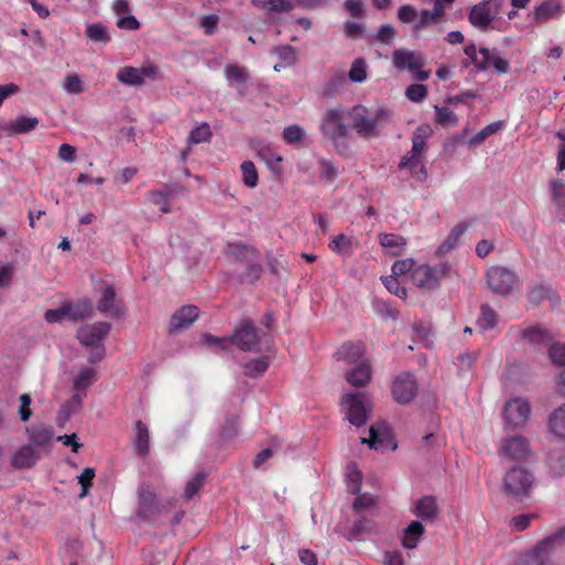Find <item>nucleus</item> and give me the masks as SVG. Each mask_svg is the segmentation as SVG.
Masks as SVG:
<instances>
[{"mask_svg": "<svg viewBox=\"0 0 565 565\" xmlns=\"http://www.w3.org/2000/svg\"><path fill=\"white\" fill-rule=\"evenodd\" d=\"M348 116L355 132L364 139H371L380 136V127L391 121L392 113L380 107L371 115L366 107L358 105L349 111Z\"/></svg>", "mask_w": 565, "mask_h": 565, "instance_id": "1", "label": "nucleus"}, {"mask_svg": "<svg viewBox=\"0 0 565 565\" xmlns=\"http://www.w3.org/2000/svg\"><path fill=\"white\" fill-rule=\"evenodd\" d=\"M322 136L332 142L339 154L344 156L348 145L344 139L349 137L350 127L345 124V111L342 107L328 108L320 122Z\"/></svg>", "mask_w": 565, "mask_h": 565, "instance_id": "2", "label": "nucleus"}, {"mask_svg": "<svg viewBox=\"0 0 565 565\" xmlns=\"http://www.w3.org/2000/svg\"><path fill=\"white\" fill-rule=\"evenodd\" d=\"M231 342L242 351L262 352L270 349L273 339L268 333L260 335L250 320H244L235 330Z\"/></svg>", "mask_w": 565, "mask_h": 565, "instance_id": "3", "label": "nucleus"}, {"mask_svg": "<svg viewBox=\"0 0 565 565\" xmlns=\"http://www.w3.org/2000/svg\"><path fill=\"white\" fill-rule=\"evenodd\" d=\"M499 11L500 0H482L470 8L468 21L475 29L486 32L493 29V21Z\"/></svg>", "mask_w": 565, "mask_h": 565, "instance_id": "4", "label": "nucleus"}, {"mask_svg": "<svg viewBox=\"0 0 565 565\" xmlns=\"http://www.w3.org/2000/svg\"><path fill=\"white\" fill-rule=\"evenodd\" d=\"M168 503L160 502L149 486L139 489L138 516L145 522L157 523Z\"/></svg>", "mask_w": 565, "mask_h": 565, "instance_id": "5", "label": "nucleus"}, {"mask_svg": "<svg viewBox=\"0 0 565 565\" xmlns=\"http://www.w3.org/2000/svg\"><path fill=\"white\" fill-rule=\"evenodd\" d=\"M532 483V473L521 467L510 469L504 477L505 492L515 498L526 497Z\"/></svg>", "mask_w": 565, "mask_h": 565, "instance_id": "6", "label": "nucleus"}, {"mask_svg": "<svg viewBox=\"0 0 565 565\" xmlns=\"http://www.w3.org/2000/svg\"><path fill=\"white\" fill-rule=\"evenodd\" d=\"M447 266L418 265L412 270V281L422 289L431 290L439 286L440 279L446 276Z\"/></svg>", "mask_w": 565, "mask_h": 565, "instance_id": "7", "label": "nucleus"}, {"mask_svg": "<svg viewBox=\"0 0 565 565\" xmlns=\"http://www.w3.org/2000/svg\"><path fill=\"white\" fill-rule=\"evenodd\" d=\"M488 285L493 292L509 295L518 284L516 274L502 266H492L487 271Z\"/></svg>", "mask_w": 565, "mask_h": 565, "instance_id": "8", "label": "nucleus"}, {"mask_svg": "<svg viewBox=\"0 0 565 565\" xmlns=\"http://www.w3.org/2000/svg\"><path fill=\"white\" fill-rule=\"evenodd\" d=\"M393 64L398 70L407 68L420 82L427 81L430 76V71L422 70L424 66L423 56L412 51L396 50L393 53Z\"/></svg>", "mask_w": 565, "mask_h": 565, "instance_id": "9", "label": "nucleus"}, {"mask_svg": "<svg viewBox=\"0 0 565 565\" xmlns=\"http://www.w3.org/2000/svg\"><path fill=\"white\" fill-rule=\"evenodd\" d=\"M565 536L564 530L539 541L526 555V565H546L556 543Z\"/></svg>", "mask_w": 565, "mask_h": 565, "instance_id": "10", "label": "nucleus"}, {"mask_svg": "<svg viewBox=\"0 0 565 565\" xmlns=\"http://www.w3.org/2000/svg\"><path fill=\"white\" fill-rule=\"evenodd\" d=\"M418 391V384L416 377L411 372H403L395 376L392 383L393 398L398 404L411 403Z\"/></svg>", "mask_w": 565, "mask_h": 565, "instance_id": "11", "label": "nucleus"}, {"mask_svg": "<svg viewBox=\"0 0 565 565\" xmlns=\"http://www.w3.org/2000/svg\"><path fill=\"white\" fill-rule=\"evenodd\" d=\"M159 68L154 65L142 67L124 66L118 70L116 78L128 86H140L147 78L156 79Z\"/></svg>", "mask_w": 565, "mask_h": 565, "instance_id": "12", "label": "nucleus"}, {"mask_svg": "<svg viewBox=\"0 0 565 565\" xmlns=\"http://www.w3.org/2000/svg\"><path fill=\"white\" fill-rule=\"evenodd\" d=\"M111 330V324L107 321H99L90 324H84L77 330V339L85 347L104 345L103 342Z\"/></svg>", "mask_w": 565, "mask_h": 565, "instance_id": "13", "label": "nucleus"}, {"mask_svg": "<svg viewBox=\"0 0 565 565\" xmlns=\"http://www.w3.org/2000/svg\"><path fill=\"white\" fill-rule=\"evenodd\" d=\"M362 393H349L342 399L349 422L356 427H361L366 423V409Z\"/></svg>", "mask_w": 565, "mask_h": 565, "instance_id": "14", "label": "nucleus"}, {"mask_svg": "<svg viewBox=\"0 0 565 565\" xmlns=\"http://www.w3.org/2000/svg\"><path fill=\"white\" fill-rule=\"evenodd\" d=\"M96 308L99 312L113 318H120L126 312L124 302L117 299L115 287L111 285L106 286L103 290L97 300Z\"/></svg>", "mask_w": 565, "mask_h": 565, "instance_id": "15", "label": "nucleus"}, {"mask_svg": "<svg viewBox=\"0 0 565 565\" xmlns=\"http://www.w3.org/2000/svg\"><path fill=\"white\" fill-rule=\"evenodd\" d=\"M531 413L530 404L522 398H514L505 403L504 418L512 426H520L525 423Z\"/></svg>", "mask_w": 565, "mask_h": 565, "instance_id": "16", "label": "nucleus"}, {"mask_svg": "<svg viewBox=\"0 0 565 565\" xmlns=\"http://www.w3.org/2000/svg\"><path fill=\"white\" fill-rule=\"evenodd\" d=\"M131 446L136 456L147 458L150 454V431L146 423L138 419L134 425Z\"/></svg>", "mask_w": 565, "mask_h": 565, "instance_id": "17", "label": "nucleus"}, {"mask_svg": "<svg viewBox=\"0 0 565 565\" xmlns=\"http://www.w3.org/2000/svg\"><path fill=\"white\" fill-rule=\"evenodd\" d=\"M337 360L350 365H359L365 358V345L362 342H345L334 353Z\"/></svg>", "mask_w": 565, "mask_h": 565, "instance_id": "18", "label": "nucleus"}, {"mask_svg": "<svg viewBox=\"0 0 565 565\" xmlns=\"http://www.w3.org/2000/svg\"><path fill=\"white\" fill-rule=\"evenodd\" d=\"M199 317V308L193 305L183 306L178 309L170 319V332H179L190 328Z\"/></svg>", "mask_w": 565, "mask_h": 565, "instance_id": "19", "label": "nucleus"}, {"mask_svg": "<svg viewBox=\"0 0 565 565\" xmlns=\"http://www.w3.org/2000/svg\"><path fill=\"white\" fill-rule=\"evenodd\" d=\"M501 452L513 460H525L531 452L530 443L521 436L509 438L502 444Z\"/></svg>", "mask_w": 565, "mask_h": 565, "instance_id": "20", "label": "nucleus"}, {"mask_svg": "<svg viewBox=\"0 0 565 565\" xmlns=\"http://www.w3.org/2000/svg\"><path fill=\"white\" fill-rule=\"evenodd\" d=\"M563 12L561 0H544L533 12L536 23H545L551 19L558 18Z\"/></svg>", "mask_w": 565, "mask_h": 565, "instance_id": "21", "label": "nucleus"}, {"mask_svg": "<svg viewBox=\"0 0 565 565\" xmlns=\"http://www.w3.org/2000/svg\"><path fill=\"white\" fill-rule=\"evenodd\" d=\"M39 458L40 454L32 445H24L13 454L11 465L17 469L31 468Z\"/></svg>", "mask_w": 565, "mask_h": 565, "instance_id": "22", "label": "nucleus"}, {"mask_svg": "<svg viewBox=\"0 0 565 565\" xmlns=\"http://www.w3.org/2000/svg\"><path fill=\"white\" fill-rule=\"evenodd\" d=\"M436 499L431 495H424L415 501L412 513L423 521H430L437 515Z\"/></svg>", "mask_w": 565, "mask_h": 565, "instance_id": "23", "label": "nucleus"}, {"mask_svg": "<svg viewBox=\"0 0 565 565\" xmlns=\"http://www.w3.org/2000/svg\"><path fill=\"white\" fill-rule=\"evenodd\" d=\"M347 381L356 387H364L372 379V369L370 361H362L359 365L351 369L345 374Z\"/></svg>", "mask_w": 565, "mask_h": 565, "instance_id": "24", "label": "nucleus"}, {"mask_svg": "<svg viewBox=\"0 0 565 565\" xmlns=\"http://www.w3.org/2000/svg\"><path fill=\"white\" fill-rule=\"evenodd\" d=\"M63 306L65 309L66 318L71 319L72 321L84 320L90 317L93 313V306L88 299H82L77 302L65 301Z\"/></svg>", "mask_w": 565, "mask_h": 565, "instance_id": "25", "label": "nucleus"}, {"mask_svg": "<svg viewBox=\"0 0 565 565\" xmlns=\"http://www.w3.org/2000/svg\"><path fill=\"white\" fill-rule=\"evenodd\" d=\"M423 157L405 154L399 164V169H408L411 175L418 182H424L427 179V170L422 160Z\"/></svg>", "mask_w": 565, "mask_h": 565, "instance_id": "26", "label": "nucleus"}, {"mask_svg": "<svg viewBox=\"0 0 565 565\" xmlns=\"http://www.w3.org/2000/svg\"><path fill=\"white\" fill-rule=\"evenodd\" d=\"M38 125L39 119L36 117L19 115L15 119L6 125L4 130L11 136L23 135L35 129Z\"/></svg>", "mask_w": 565, "mask_h": 565, "instance_id": "27", "label": "nucleus"}, {"mask_svg": "<svg viewBox=\"0 0 565 565\" xmlns=\"http://www.w3.org/2000/svg\"><path fill=\"white\" fill-rule=\"evenodd\" d=\"M390 437V431L385 426L372 425L369 430V438H362V443L367 444L372 449L380 450L387 446Z\"/></svg>", "mask_w": 565, "mask_h": 565, "instance_id": "28", "label": "nucleus"}, {"mask_svg": "<svg viewBox=\"0 0 565 565\" xmlns=\"http://www.w3.org/2000/svg\"><path fill=\"white\" fill-rule=\"evenodd\" d=\"M425 533V527L419 521H412L404 530L402 537V545L406 550H414L417 547L422 536Z\"/></svg>", "mask_w": 565, "mask_h": 565, "instance_id": "29", "label": "nucleus"}, {"mask_svg": "<svg viewBox=\"0 0 565 565\" xmlns=\"http://www.w3.org/2000/svg\"><path fill=\"white\" fill-rule=\"evenodd\" d=\"M433 134L429 125H420L413 132L412 150L407 153L409 156L423 157L426 148V140Z\"/></svg>", "mask_w": 565, "mask_h": 565, "instance_id": "30", "label": "nucleus"}, {"mask_svg": "<svg viewBox=\"0 0 565 565\" xmlns=\"http://www.w3.org/2000/svg\"><path fill=\"white\" fill-rule=\"evenodd\" d=\"M522 337L534 345H551L553 335L541 326H533L522 330Z\"/></svg>", "mask_w": 565, "mask_h": 565, "instance_id": "31", "label": "nucleus"}, {"mask_svg": "<svg viewBox=\"0 0 565 565\" xmlns=\"http://www.w3.org/2000/svg\"><path fill=\"white\" fill-rule=\"evenodd\" d=\"M328 247L339 256L349 257L353 253V239L344 234H338L330 239Z\"/></svg>", "mask_w": 565, "mask_h": 565, "instance_id": "32", "label": "nucleus"}, {"mask_svg": "<svg viewBox=\"0 0 565 565\" xmlns=\"http://www.w3.org/2000/svg\"><path fill=\"white\" fill-rule=\"evenodd\" d=\"M225 253L242 263H247L257 256L256 250L239 242L227 243Z\"/></svg>", "mask_w": 565, "mask_h": 565, "instance_id": "33", "label": "nucleus"}, {"mask_svg": "<svg viewBox=\"0 0 565 565\" xmlns=\"http://www.w3.org/2000/svg\"><path fill=\"white\" fill-rule=\"evenodd\" d=\"M29 439L33 445L46 446L53 438V430L46 425H33L26 429Z\"/></svg>", "mask_w": 565, "mask_h": 565, "instance_id": "34", "label": "nucleus"}, {"mask_svg": "<svg viewBox=\"0 0 565 565\" xmlns=\"http://www.w3.org/2000/svg\"><path fill=\"white\" fill-rule=\"evenodd\" d=\"M547 466L554 477H562L565 473V449H552L547 456Z\"/></svg>", "mask_w": 565, "mask_h": 565, "instance_id": "35", "label": "nucleus"}, {"mask_svg": "<svg viewBox=\"0 0 565 565\" xmlns=\"http://www.w3.org/2000/svg\"><path fill=\"white\" fill-rule=\"evenodd\" d=\"M96 381L97 372L92 367L84 366L78 371L77 375L74 377L73 386L75 391L84 392Z\"/></svg>", "mask_w": 565, "mask_h": 565, "instance_id": "36", "label": "nucleus"}, {"mask_svg": "<svg viewBox=\"0 0 565 565\" xmlns=\"http://www.w3.org/2000/svg\"><path fill=\"white\" fill-rule=\"evenodd\" d=\"M380 244L392 255H398L404 249L406 239L397 234L385 233L380 235Z\"/></svg>", "mask_w": 565, "mask_h": 565, "instance_id": "37", "label": "nucleus"}, {"mask_svg": "<svg viewBox=\"0 0 565 565\" xmlns=\"http://www.w3.org/2000/svg\"><path fill=\"white\" fill-rule=\"evenodd\" d=\"M548 424L556 437L565 439V403L550 415Z\"/></svg>", "mask_w": 565, "mask_h": 565, "instance_id": "38", "label": "nucleus"}, {"mask_svg": "<svg viewBox=\"0 0 565 565\" xmlns=\"http://www.w3.org/2000/svg\"><path fill=\"white\" fill-rule=\"evenodd\" d=\"M224 73L231 86H241L247 83L248 74L244 66L228 64L225 66Z\"/></svg>", "mask_w": 565, "mask_h": 565, "instance_id": "39", "label": "nucleus"}, {"mask_svg": "<svg viewBox=\"0 0 565 565\" xmlns=\"http://www.w3.org/2000/svg\"><path fill=\"white\" fill-rule=\"evenodd\" d=\"M86 36L95 43H108L110 35L108 29L100 22L87 25L85 30Z\"/></svg>", "mask_w": 565, "mask_h": 565, "instance_id": "40", "label": "nucleus"}, {"mask_svg": "<svg viewBox=\"0 0 565 565\" xmlns=\"http://www.w3.org/2000/svg\"><path fill=\"white\" fill-rule=\"evenodd\" d=\"M273 53L281 58L282 64L280 66L275 65V70L279 71L282 66H290L297 61V50L291 45H279L273 49Z\"/></svg>", "mask_w": 565, "mask_h": 565, "instance_id": "41", "label": "nucleus"}, {"mask_svg": "<svg viewBox=\"0 0 565 565\" xmlns=\"http://www.w3.org/2000/svg\"><path fill=\"white\" fill-rule=\"evenodd\" d=\"M268 366V358L254 359L244 364V374L249 377H259L267 371Z\"/></svg>", "mask_w": 565, "mask_h": 565, "instance_id": "42", "label": "nucleus"}, {"mask_svg": "<svg viewBox=\"0 0 565 565\" xmlns=\"http://www.w3.org/2000/svg\"><path fill=\"white\" fill-rule=\"evenodd\" d=\"M347 479H348L349 491L352 494H358L360 492V489H361L363 475L358 469L356 465L353 463V462H351L347 467Z\"/></svg>", "mask_w": 565, "mask_h": 565, "instance_id": "43", "label": "nucleus"}, {"mask_svg": "<svg viewBox=\"0 0 565 565\" xmlns=\"http://www.w3.org/2000/svg\"><path fill=\"white\" fill-rule=\"evenodd\" d=\"M243 183L248 188H256L258 184V172L253 161H244L241 164Z\"/></svg>", "mask_w": 565, "mask_h": 565, "instance_id": "44", "label": "nucleus"}, {"mask_svg": "<svg viewBox=\"0 0 565 565\" xmlns=\"http://www.w3.org/2000/svg\"><path fill=\"white\" fill-rule=\"evenodd\" d=\"M480 310L481 313L477 321L478 327L482 330L493 329L498 322L497 312L489 305H482Z\"/></svg>", "mask_w": 565, "mask_h": 565, "instance_id": "45", "label": "nucleus"}, {"mask_svg": "<svg viewBox=\"0 0 565 565\" xmlns=\"http://www.w3.org/2000/svg\"><path fill=\"white\" fill-rule=\"evenodd\" d=\"M320 175L326 182H333L339 175V168L329 159L321 158L318 161Z\"/></svg>", "mask_w": 565, "mask_h": 565, "instance_id": "46", "label": "nucleus"}, {"mask_svg": "<svg viewBox=\"0 0 565 565\" xmlns=\"http://www.w3.org/2000/svg\"><path fill=\"white\" fill-rule=\"evenodd\" d=\"M503 127V121H493L487 126H484L480 131H478L470 140L469 143L471 146L479 145L483 142L488 137L494 135Z\"/></svg>", "mask_w": 565, "mask_h": 565, "instance_id": "47", "label": "nucleus"}, {"mask_svg": "<svg viewBox=\"0 0 565 565\" xmlns=\"http://www.w3.org/2000/svg\"><path fill=\"white\" fill-rule=\"evenodd\" d=\"M349 78L355 83H362L366 79V62L364 58H355L349 71Z\"/></svg>", "mask_w": 565, "mask_h": 565, "instance_id": "48", "label": "nucleus"}, {"mask_svg": "<svg viewBox=\"0 0 565 565\" xmlns=\"http://www.w3.org/2000/svg\"><path fill=\"white\" fill-rule=\"evenodd\" d=\"M305 137V130L299 125H290L284 129L282 139L288 145H296Z\"/></svg>", "mask_w": 565, "mask_h": 565, "instance_id": "49", "label": "nucleus"}, {"mask_svg": "<svg viewBox=\"0 0 565 565\" xmlns=\"http://www.w3.org/2000/svg\"><path fill=\"white\" fill-rule=\"evenodd\" d=\"M438 22L439 20L429 9H423L418 12V21L414 25V30L420 31L429 25H435Z\"/></svg>", "mask_w": 565, "mask_h": 565, "instance_id": "50", "label": "nucleus"}, {"mask_svg": "<svg viewBox=\"0 0 565 565\" xmlns=\"http://www.w3.org/2000/svg\"><path fill=\"white\" fill-rule=\"evenodd\" d=\"M436 122L439 125H457L458 118L456 114L447 107H435Z\"/></svg>", "mask_w": 565, "mask_h": 565, "instance_id": "51", "label": "nucleus"}, {"mask_svg": "<svg viewBox=\"0 0 565 565\" xmlns=\"http://www.w3.org/2000/svg\"><path fill=\"white\" fill-rule=\"evenodd\" d=\"M427 93L428 90L425 85L412 84L406 88L405 95L409 100L414 103H420L426 98Z\"/></svg>", "mask_w": 565, "mask_h": 565, "instance_id": "52", "label": "nucleus"}, {"mask_svg": "<svg viewBox=\"0 0 565 565\" xmlns=\"http://www.w3.org/2000/svg\"><path fill=\"white\" fill-rule=\"evenodd\" d=\"M211 137L210 126L207 124H203L191 130L188 141L191 143H200L203 141H207Z\"/></svg>", "mask_w": 565, "mask_h": 565, "instance_id": "53", "label": "nucleus"}, {"mask_svg": "<svg viewBox=\"0 0 565 565\" xmlns=\"http://www.w3.org/2000/svg\"><path fill=\"white\" fill-rule=\"evenodd\" d=\"M383 284L385 285V287L387 288V290L402 298V299H405L407 297V290L405 287H403L401 285V282L397 280V278H395L394 276H387L383 279Z\"/></svg>", "mask_w": 565, "mask_h": 565, "instance_id": "54", "label": "nucleus"}, {"mask_svg": "<svg viewBox=\"0 0 565 565\" xmlns=\"http://www.w3.org/2000/svg\"><path fill=\"white\" fill-rule=\"evenodd\" d=\"M64 88L67 93L71 94H81L84 92L83 81L76 74H68L65 77Z\"/></svg>", "mask_w": 565, "mask_h": 565, "instance_id": "55", "label": "nucleus"}, {"mask_svg": "<svg viewBox=\"0 0 565 565\" xmlns=\"http://www.w3.org/2000/svg\"><path fill=\"white\" fill-rule=\"evenodd\" d=\"M204 481L202 473H196L191 480L188 481L184 488V495L188 500H191L196 492L200 490Z\"/></svg>", "mask_w": 565, "mask_h": 565, "instance_id": "56", "label": "nucleus"}, {"mask_svg": "<svg viewBox=\"0 0 565 565\" xmlns=\"http://www.w3.org/2000/svg\"><path fill=\"white\" fill-rule=\"evenodd\" d=\"M238 416L237 415H231L226 417L225 423L222 427L221 435L223 438L228 439L234 437L237 434V426H238Z\"/></svg>", "mask_w": 565, "mask_h": 565, "instance_id": "57", "label": "nucleus"}, {"mask_svg": "<svg viewBox=\"0 0 565 565\" xmlns=\"http://www.w3.org/2000/svg\"><path fill=\"white\" fill-rule=\"evenodd\" d=\"M95 477V470L93 468H85L78 477V482L82 486V492L79 494L81 498H84L88 493V489L92 486L93 479Z\"/></svg>", "mask_w": 565, "mask_h": 565, "instance_id": "58", "label": "nucleus"}, {"mask_svg": "<svg viewBox=\"0 0 565 565\" xmlns=\"http://www.w3.org/2000/svg\"><path fill=\"white\" fill-rule=\"evenodd\" d=\"M479 54L481 55V57L480 58L478 57V61H476L475 67L478 71H487L491 66V63H492L495 54H494V52H492L491 50H489L487 47H481L479 50Z\"/></svg>", "mask_w": 565, "mask_h": 565, "instance_id": "59", "label": "nucleus"}, {"mask_svg": "<svg viewBox=\"0 0 565 565\" xmlns=\"http://www.w3.org/2000/svg\"><path fill=\"white\" fill-rule=\"evenodd\" d=\"M552 200L555 204L559 205L565 199V181L556 179L551 181Z\"/></svg>", "mask_w": 565, "mask_h": 565, "instance_id": "60", "label": "nucleus"}, {"mask_svg": "<svg viewBox=\"0 0 565 565\" xmlns=\"http://www.w3.org/2000/svg\"><path fill=\"white\" fill-rule=\"evenodd\" d=\"M415 262L412 258L396 260L392 266V271L395 276H402L407 273L412 274V270L415 268Z\"/></svg>", "mask_w": 565, "mask_h": 565, "instance_id": "61", "label": "nucleus"}, {"mask_svg": "<svg viewBox=\"0 0 565 565\" xmlns=\"http://www.w3.org/2000/svg\"><path fill=\"white\" fill-rule=\"evenodd\" d=\"M396 31L392 24H383L376 33V41L383 44H391L395 39Z\"/></svg>", "mask_w": 565, "mask_h": 565, "instance_id": "62", "label": "nucleus"}, {"mask_svg": "<svg viewBox=\"0 0 565 565\" xmlns=\"http://www.w3.org/2000/svg\"><path fill=\"white\" fill-rule=\"evenodd\" d=\"M548 354L555 364L565 365V344L551 343Z\"/></svg>", "mask_w": 565, "mask_h": 565, "instance_id": "63", "label": "nucleus"}, {"mask_svg": "<svg viewBox=\"0 0 565 565\" xmlns=\"http://www.w3.org/2000/svg\"><path fill=\"white\" fill-rule=\"evenodd\" d=\"M418 17V12L411 4H404L399 7L397 11V18L403 23H412Z\"/></svg>", "mask_w": 565, "mask_h": 565, "instance_id": "64", "label": "nucleus"}]
</instances>
